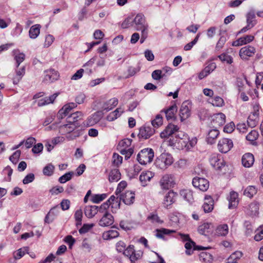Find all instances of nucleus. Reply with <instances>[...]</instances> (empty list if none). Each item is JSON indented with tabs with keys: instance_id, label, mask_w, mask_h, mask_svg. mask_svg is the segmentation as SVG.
Masks as SVG:
<instances>
[{
	"instance_id": "nucleus-1",
	"label": "nucleus",
	"mask_w": 263,
	"mask_h": 263,
	"mask_svg": "<svg viewBox=\"0 0 263 263\" xmlns=\"http://www.w3.org/2000/svg\"><path fill=\"white\" fill-rule=\"evenodd\" d=\"M174 162L172 156L168 153H162L155 160V164L157 167L165 170Z\"/></svg>"
},
{
	"instance_id": "nucleus-2",
	"label": "nucleus",
	"mask_w": 263,
	"mask_h": 263,
	"mask_svg": "<svg viewBox=\"0 0 263 263\" xmlns=\"http://www.w3.org/2000/svg\"><path fill=\"white\" fill-rule=\"evenodd\" d=\"M178 129L179 128L177 125L170 123L165 127L164 130L161 133L160 137L162 138H166L172 136L174 134H176V133H177L176 136L178 137L179 138L177 141H178V143L181 142V140H183V138L181 137V136L186 138L187 135H185L183 133H180L178 132Z\"/></svg>"
},
{
	"instance_id": "nucleus-3",
	"label": "nucleus",
	"mask_w": 263,
	"mask_h": 263,
	"mask_svg": "<svg viewBox=\"0 0 263 263\" xmlns=\"http://www.w3.org/2000/svg\"><path fill=\"white\" fill-rule=\"evenodd\" d=\"M154 152L152 148H146L142 149L138 154L137 159L143 165L151 163L154 158Z\"/></svg>"
},
{
	"instance_id": "nucleus-4",
	"label": "nucleus",
	"mask_w": 263,
	"mask_h": 263,
	"mask_svg": "<svg viewBox=\"0 0 263 263\" xmlns=\"http://www.w3.org/2000/svg\"><path fill=\"white\" fill-rule=\"evenodd\" d=\"M209 161L213 167L217 170H221L226 165L225 161L221 156L217 154L211 155L209 159Z\"/></svg>"
},
{
	"instance_id": "nucleus-5",
	"label": "nucleus",
	"mask_w": 263,
	"mask_h": 263,
	"mask_svg": "<svg viewBox=\"0 0 263 263\" xmlns=\"http://www.w3.org/2000/svg\"><path fill=\"white\" fill-rule=\"evenodd\" d=\"M155 133L154 128L147 125H144L139 128L138 137L141 140L149 139Z\"/></svg>"
},
{
	"instance_id": "nucleus-6",
	"label": "nucleus",
	"mask_w": 263,
	"mask_h": 263,
	"mask_svg": "<svg viewBox=\"0 0 263 263\" xmlns=\"http://www.w3.org/2000/svg\"><path fill=\"white\" fill-rule=\"evenodd\" d=\"M175 184L174 176L172 174L164 175L160 181V185L163 190H167Z\"/></svg>"
},
{
	"instance_id": "nucleus-7",
	"label": "nucleus",
	"mask_w": 263,
	"mask_h": 263,
	"mask_svg": "<svg viewBox=\"0 0 263 263\" xmlns=\"http://www.w3.org/2000/svg\"><path fill=\"white\" fill-rule=\"evenodd\" d=\"M192 184L195 187L203 192L206 191L209 187L208 180L199 177H196L193 179Z\"/></svg>"
},
{
	"instance_id": "nucleus-8",
	"label": "nucleus",
	"mask_w": 263,
	"mask_h": 263,
	"mask_svg": "<svg viewBox=\"0 0 263 263\" xmlns=\"http://www.w3.org/2000/svg\"><path fill=\"white\" fill-rule=\"evenodd\" d=\"M233 146V143L231 139L222 138L220 139L218 143V148L220 152L227 153L231 150Z\"/></svg>"
},
{
	"instance_id": "nucleus-9",
	"label": "nucleus",
	"mask_w": 263,
	"mask_h": 263,
	"mask_svg": "<svg viewBox=\"0 0 263 263\" xmlns=\"http://www.w3.org/2000/svg\"><path fill=\"white\" fill-rule=\"evenodd\" d=\"M191 105L189 101H184L180 108L179 116L181 121L187 119L191 115Z\"/></svg>"
},
{
	"instance_id": "nucleus-10",
	"label": "nucleus",
	"mask_w": 263,
	"mask_h": 263,
	"mask_svg": "<svg viewBox=\"0 0 263 263\" xmlns=\"http://www.w3.org/2000/svg\"><path fill=\"white\" fill-rule=\"evenodd\" d=\"M133 23L136 25L137 30H148V25L145 23V17L142 14H138L134 20Z\"/></svg>"
},
{
	"instance_id": "nucleus-11",
	"label": "nucleus",
	"mask_w": 263,
	"mask_h": 263,
	"mask_svg": "<svg viewBox=\"0 0 263 263\" xmlns=\"http://www.w3.org/2000/svg\"><path fill=\"white\" fill-rule=\"evenodd\" d=\"M45 76L43 82L50 83L56 81L59 77V74L56 70L50 69L45 71Z\"/></svg>"
},
{
	"instance_id": "nucleus-12",
	"label": "nucleus",
	"mask_w": 263,
	"mask_h": 263,
	"mask_svg": "<svg viewBox=\"0 0 263 263\" xmlns=\"http://www.w3.org/2000/svg\"><path fill=\"white\" fill-rule=\"evenodd\" d=\"M114 218L112 215L106 212L99 221V226L101 227H108L113 224Z\"/></svg>"
},
{
	"instance_id": "nucleus-13",
	"label": "nucleus",
	"mask_w": 263,
	"mask_h": 263,
	"mask_svg": "<svg viewBox=\"0 0 263 263\" xmlns=\"http://www.w3.org/2000/svg\"><path fill=\"white\" fill-rule=\"evenodd\" d=\"M120 198L125 204H133L135 200V193L131 191H126L120 195Z\"/></svg>"
},
{
	"instance_id": "nucleus-14",
	"label": "nucleus",
	"mask_w": 263,
	"mask_h": 263,
	"mask_svg": "<svg viewBox=\"0 0 263 263\" xmlns=\"http://www.w3.org/2000/svg\"><path fill=\"white\" fill-rule=\"evenodd\" d=\"M226 122V116L220 112L215 114L212 117V123L213 126H221Z\"/></svg>"
},
{
	"instance_id": "nucleus-15",
	"label": "nucleus",
	"mask_w": 263,
	"mask_h": 263,
	"mask_svg": "<svg viewBox=\"0 0 263 263\" xmlns=\"http://www.w3.org/2000/svg\"><path fill=\"white\" fill-rule=\"evenodd\" d=\"M255 52V49L251 46H246L240 49L239 55L242 59H246L247 57H252Z\"/></svg>"
},
{
	"instance_id": "nucleus-16",
	"label": "nucleus",
	"mask_w": 263,
	"mask_h": 263,
	"mask_svg": "<svg viewBox=\"0 0 263 263\" xmlns=\"http://www.w3.org/2000/svg\"><path fill=\"white\" fill-rule=\"evenodd\" d=\"M103 117V113L101 111H97L92 114L87 120V125L88 126H93L97 124Z\"/></svg>"
},
{
	"instance_id": "nucleus-17",
	"label": "nucleus",
	"mask_w": 263,
	"mask_h": 263,
	"mask_svg": "<svg viewBox=\"0 0 263 263\" xmlns=\"http://www.w3.org/2000/svg\"><path fill=\"white\" fill-rule=\"evenodd\" d=\"M242 164L245 167H251L254 162V156L251 153L244 154L241 159Z\"/></svg>"
},
{
	"instance_id": "nucleus-18",
	"label": "nucleus",
	"mask_w": 263,
	"mask_h": 263,
	"mask_svg": "<svg viewBox=\"0 0 263 263\" xmlns=\"http://www.w3.org/2000/svg\"><path fill=\"white\" fill-rule=\"evenodd\" d=\"M214 208V200L210 196H206L204 198V201L202 208L205 213L211 212Z\"/></svg>"
},
{
	"instance_id": "nucleus-19",
	"label": "nucleus",
	"mask_w": 263,
	"mask_h": 263,
	"mask_svg": "<svg viewBox=\"0 0 263 263\" xmlns=\"http://www.w3.org/2000/svg\"><path fill=\"white\" fill-rule=\"evenodd\" d=\"M258 110H257L252 113L248 118L247 123L248 125L251 127H254L256 126L258 122Z\"/></svg>"
},
{
	"instance_id": "nucleus-20",
	"label": "nucleus",
	"mask_w": 263,
	"mask_h": 263,
	"mask_svg": "<svg viewBox=\"0 0 263 263\" xmlns=\"http://www.w3.org/2000/svg\"><path fill=\"white\" fill-rule=\"evenodd\" d=\"M254 39V36L251 35H247L245 36L239 38L238 40L234 41L232 43L233 46H240L244 44H246L252 41Z\"/></svg>"
},
{
	"instance_id": "nucleus-21",
	"label": "nucleus",
	"mask_w": 263,
	"mask_h": 263,
	"mask_svg": "<svg viewBox=\"0 0 263 263\" xmlns=\"http://www.w3.org/2000/svg\"><path fill=\"white\" fill-rule=\"evenodd\" d=\"M177 194L173 191H170L164 197L163 204L165 207L173 204L176 200Z\"/></svg>"
},
{
	"instance_id": "nucleus-22",
	"label": "nucleus",
	"mask_w": 263,
	"mask_h": 263,
	"mask_svg": "<svg viewBox=\"0 0 263 263\" xmlns=\"http://www.w3.org/2000/svg\"><path fill=\"white\" fill-rule=\"evenodd\" d=\"M153 177V174L150 171H143L139 177V180L141 182L142 186H145L147 184V182L149 181Z\"/></svg>"
},
{
	"instance_id": "nucleus-23",
	"label": "nucleus",
	"mask_w": 263,
	"mask_h": 263,
	"mask_svg": "<svg viewBox=\"0 0 263 263\" xmlns=\"http://www.w3.org/2000/svg\"><path fill=\"white\" fill-rule=\"evenodd\" d=\"M124 112V109L121 107H118L114 111L109 113L106 117V119L108 121H113L120 117Z\"/></svg>"
},
{
	"instance_id": "nucleus-24",
	"label": "nucleus",
	"mask_w": 263,
	"mask_h": 263,
	"mask_svg": "<svg viewBox=\"0 0 263 263\" xmlns=\"http://www.w3.org/2000/svg\"><path fill=\"white\" fill-rule=\"evenodd\" d=\"M238 194L235 192H231L230 193L229 198V208L233 209L235 208L238 203Z\"/></svg>"
},
{
	"instance_id": "nucleus-25",
	"label": "nucleus",
	"mask_w": 263,
	"mask_h": 263,
	"mask_svg": "<svg viewBox=\"0 0 263 263\" xmlns=\"http://www.w3.org/2000/svg\"><path fill=\"white\" fill-rule=\"evenodd\" d=\"M118 103V100L116 98H114L110 99L108 101H106L104 103L103 105V109L104 110H106V111H108L112 109H113L115 107H116Z\"/></svg>"
},
{
	"instance_id": "nucleus-26",
	"label": "nucleus",
	"mask_w": 263,
	"mask_h": 263,
	"mask_svg": "<svg viewBox=\"0 0 263 263\" xmlns=\"http://www.w3.org/2000/svg\"><path fill=\"white\" fill-rule=\"evenodd\" d=\"M219 134L218 130L211 129L209 132L206 137V141L209 144H212L215 142V140Z\"/></svg>"
},
{
	"instance_id": "nucleus-27",
	"label": "nucleus",
	"mask_w": 263,
	"mask_h": 263,
	"mask_svg": "<svg viewBox=\"0 0 263 263\" xmlns=\"http://www.w3.org/2000/svg\"><path fill=\"white\" fill-rule=\"evenodd\" d=\"M58 95V94L55 93L53 95H51L49 97H46L40 99L37 102V105L39 106H43L52 103L54 101L55 99L57 98Z\"/></svg>"
},
{
	"instance_id": "nucleus-28",
	"label": "nucleus",
	"mask_w": 263,
	"mask_h": 263,
	"mask_svg": "<svg viewBox=\"0 0 263 263\" xmlns=\"http://www.w3.org/2000/svg\"><path fill=\"white\" fill-rule=\"evenodd\" d=\"M180 195L187 201L192 203L194 201L193 192L189 189H183L180 191Z\"/></svg>"
},
{
	"instance_id": "nucleus-29",
	"label": "nucleus",
	"mask_w": 263,
	"mask_h": 263,
	"mask_svg": "<svg viewBox=\"0 0 263 263\" xmlns=\"http://www.w3.org/2000/svg\"><path fill=\"white\" fill-rule=\"evenodd\" d=\"M98 206L91 205L86 206L84 213L86 217L89 218H92L97 213Z\"/></svg>"
},
{
	"instance_id": "nucleus-30",
	"label": "nucleus",
	"mask_w": 263,
	"mask_h": 263,
	"mask_svg": "<svg viewBox=\"0 0 263 263\" xmlns=\"http://www.w3.org/2000/svg\"><path fill=\"white\" fill-rule=\"evenodd\" d=\"M41 25L39 24H35L33 25L30 28L29 31V36L31 39H36L40 34Z\"/></svg>"
},
{
	"instance_id": "nucleus-31",
	"label": "nucleus",
	"mask_w": 263,
	"mask_h": 263,
	"mask_svg": "<svg viewBox=\"0 0 263 263\" xmlns=\"http://www.w3.org/2000/svg\"><path fill=\"white\" fill-rule=\"evenodd\" d=\"M83 114L81 111H76L74 113L71 114L67 118V122L68 123H74L81 119Z\"/></svg>"
},
{
	"instance_id": "nucleus-32",
	"label": "nucleus",
	"mask_w": 263,
	"mask_h": 263,
	"mask_svg": "<svg viewBox=\"0 0 263 263\" xmlns=\"http://www.w3.org/2000/svg\"><path fill=\"white\" fill-rule=\"evenodd\" d=\"M28 251L29 248L28 247H25L20 248L13 252V257L15 258V259H20L26 254H29Z\"/></svg>"
},
{
	"instance_id": "nucleus-33",
	"label": "nucleus",
	"mask_w": 263,
	"mask_h": 263,
	"mask_svg": "<svg viewBox=\"0 0 263 263\" xmlns=\"http://www.w3.org/2000/svg\"><path fill=\"white\" fill-rule=\"evenodd\" d=\"M176 105H172L165 110H162L161 112H164L166 118L167 120H172L174 118L175 112L176 111Z\"/></svg>"
},
{
	"instance_id": "nucleus-34",
	"label": "nucleus",
	"mask_w": 263,
	"mask_h": 263,
	"mask_svg": "<svg viewBox=\"0 0 263 263\" xmlns=\"http://www.w3.org/2000/svg\"><path fill=\"white\" fill-rule=\"evenodd\" d=\"M121 174L117 169L111 170L109 173L108 179L110 182H117L120 179Z\"/></svg>"
},
{
	"instance_id": "nucleus-35",
	"label": "nucleus",
	"mask_w": 263,
	"mask_h": 263,
	"mask_svg": "<svg viewBox=\"0 0 263 263\" xmlns=\"http://www.w3.org/2000/svg\"><path fill=\"white\" fill-rule=\"evenodd\" d=\"M157 233L156 234V236L157 237L159 238H164V235H170L171 233H174L176 232L175 230H171L169 229L162 228L160 229H157L156 230Z\"/></svg>"
},
{
	"instance_id": "nucleus-36",
	"label": "nucleus",
	"mask_w": 263,
	"mask_h": 263,
	"mask_svg": "<svg viewBox=\"0 0 263 263\" xmlns=\"http://www.w3.org/2000/svg\"><path fill=\"white\" fill-rule=\"evenodd\" d=\"M119 233L115 230H109L103 234V237L104 239L108 240L115 238L119 236Z\"/></svg>"
},
{
	"instance_id": "nucleus-37",
	"label": "nucleus",
	"mask_w": 263,
	"mask_h": 263,
	"mask_svg": "<svg viewBox=\"0 0 263 263\" xmlns=\"http://www.w3.org/2000/svg\"><path fill=\"white\" fill-rule=\"evenodd\" d=\"M25 73V67H22L16 71V76L13 79L14 84H17Z\"/></svg>"
},
{
	"instance_id": "nucleus-38",
	"label": "nucleus",
	"mask_w": 263,
	"mask_h": 263,
	"mask_svg": "<svg viewBox=\"0 0 263 263\" xmlns=\"http://www.w3.org/2000/svg\"><path fill=\"white\" fill-rule=\"evenodd\" d=\"M199 260L205 263H210L213 260L212 255L208 252H202L199 255Z\"/></svg>"
},
{
	"instance_id": "nucleus-39",
	"label": "nucleus",
	"mask_w": 263,
	"mask_h": 263,
	"mask_svg": "<svg viewBox=\"0 0 263 263\" xmlns=\"http://www.w3.org/2000/svg\"><path fill=\"white\" fill-rule=\"evenodd\" d=\"M229 232L228 226L226 224H221L217 227L216 232L219 236H226Z\"/></svg>"
},
{
	"instance_id": "nucleus-40",
	"label": "nucleus",
	"mask_w": 263,
	"mask_h": 263,
	"mask_svg": "<svg viewBox=\"0 0 263 263\" xmlns=\"http://www.w3.org/2000/svg\"><path fill=\"white\" fill-rule=\"evenodd\" d=\"M255 14L254 11H249L247 15V22L249 27H253L256 24Z\"/></svg>"
},
{
	"instance_id": "nucleus-41",
	"label": "nucleus",
	"mask_w": 263,
	"mask_h": 263,
	"mask_svg": "<svg viewBox=\"0 0 263 263\" xmlns=\"http://www.w3.org/2000/svg\"><path fill=\"white\" fill-rule=\"evenodd\" d=\"M257 191L255 186L250 185L245 190L243 195L251 198L256 194Z\"/></svg>"
},
{
	"instance_id": "nucleus-42",
	"label": "nucleus",
	"mask_w": 263,
	"mask_h": 263,
	"mask_svg": "<svg viewBox=\"0 0 263 263\" xmlns=\"http://www.w3.org/2000/svg\"><path fill=\"white\" fill-rule=\"evenodd\" d=\"M163 123V118L160 115H157L155 119L152 121V125L153 128H158Z\"/></svg>"
},
{
	"instance_id": "nucleus-43",
	"label": "nucleus",
	"mask_w": 263,
	"mask_h": 263,
	"mask_svg": "<svg viewBox=\"0 0 263 263\" xmlns=\"http://www.w3.org/2000/svg\"><path fill=\"white\" fill-rule=\"evenodd\" d=\"M248 210L251 215H255L259 210L258 204L256 202H252L249 204Z\"/></svg>"
},
{
	"instance_id": "nucleus-44",
	"label": "nucleus",
	"mask_w": 263,
	"mask_h": 263,
	"mask_svg": "<svg viewBox=\"0 0 263 263\" xmlns=\"http://www.w3.org/2000/svg\"><path fill=\"white\" fill-rule=\"evenodd\" d=\"M74 173L73 172H68L63 176H61L59 179V181L61 183H64L70 180L72 176L73 175Z\"/></svg>"
},
{
	"instance_id": "nucleus-45",
	"label": "nucleus",
	"mask_w": 263,
	"mask_h": 263,
	"mask_svg": "<svg viewBox=\"0 0 263 263\" xmlns=\"http://www.w3.org/2000/svg\"><path fill=\"white\" fill-rule=\"evenodd\" d=\"M54 167L51 164H48L43 168V172L44 175L48 176H51L54 171Z\"/></svg>"
},
{
	"instance_id": "nucleus-46",
	"label": "nucleus",
	"mask_w": 263,
	"mask_h": 263,
	"mask_svg": "<svg viewBox=\"0 0 263 263\" xmlns=\"http://www.w3.org/2000/svg\"><path fill=\"white\" fill-rule=\"evenodd\" d=\"M77 126H78V123H68L67 124L61 126L60 127L65 128L67 133H71Z\"/></svg>"
},
{
	"instance_id": "nucleus-47",
	"label": "nucleus",
	"mask_w": 263,
	"mask_h": 263,
	"mask_svg": "<svg viewBox=\"0 0 263 263\" xmlns=\"http://www.w3.org/2000/svg\"><path fill=\"white\" fill-rule=\"evenodd\" d=\"M143 254V252L141 251H138L137 252L135 251L133 254H130L129 256V259L132 263H135V261L141 258Z\"/></svg>"
},
{
	"instance_id": "nucleus-48",
	"label": "nucleus",
	"mask_w": 263,
	"mask_h": 263,
	"mask_svg": "<svg viewBox=\"0 0 263 263\" xmlns=\"http://www.w3.org/2000/svg\"><path fill=\"white\" fill-rule=\"evenodd\" d=\"M258 136V132L255 130H252L246 136V139L252 142L255 141Z\"/></svg>"
},
{
	"instance_id": "nucleus-49",
	"label": "nucleus",
	"mask_w": 263,
	"mask_h": 263,
	"mask_svg": "<svg viewBox=\"0 0 263 263\" xmlns=\"http://www.w3.org/2000/svg\"><path fill=\"white\" fill-rule=\"evenodd\" d=\"M210 227V224L208 223H204L202 225L199 226L198 228V232L202 234L205 235V233L209 232V229Z\"/></svg>"
},
{
	"instance_id": "nucleus-50",
	"label": "nucleus",
	"mask_w": 263,
	"mask_h": 263,
	"mask_svg": "<svg viewBox=\"0 0 263 263\" xmlns=\"http://www.w3.org/2000/svg\"><path fill=\"white\" fill-rule=\"evenodd\" d=\"M218 58L223 62L231 64L233 62V58L231 56L226 53H222L218 56Z\"/></svg>"
},
{
	"instance_id": "nucleus-51",
	"label": "nucleus",
	"mask_w": 263,
	"mask_h": 263,
	"mask_svg": "<svg viewBox=\"0 0 263 263\" xmlns=\"http://www.w3.org/2000/svg\"><path fill=\"white\" fill-rule=\"evenodd\" d=\"M223 103L224 101L223 99L218 96L214 97L212 100V105L217 107L222 106Z\"/></svg>"
},
{
	"instance_id": "nucleus-52",
	"label": "nucleus",
	"mask_w": 263,
	"mask_h": 263,
	"mask_svg": "<svg viewBox=\"0 0 263 263\" xmlns=\"http://www.w3.org/2000/svg\"><path fill=\"white\" fill-rule=\"evenodd\" d=\"M107 197L106 194H97L94 195L92 198V201L95 203H98L103 201Z\"/></svg>"
},
{
	"instance_id": "nucleus-53",
	"label": "nucleus",
	"mask_w": 263,
	"mask_h": 263,
	"mask_svg": "<svg viewBox=\"0 0 263 263\" xmlns=\"http://www.w3.org/2000/svg\"><path fill=\"white\" fill-rule=\"evenodd\" d=\"M83 216V212L82 210L76 211L74 214L75 220L77 222V226L82 224V218Z\"/></svg>"
},
{
	"instance_id": "nucleus-54",
	"label": "nucleus",
	"mask_w": 263,
	"mask_h": 263,
	"mask_svg": "<svg viewBox=\"0 0 263 263\" xmlns=\"http://www.w3.org/2000/svg\"><path fill=\"white\" fill-rule=\"evenodd\" d=\"M57 207L58 206L54 207L50 210L49 212L47 214V215L45 217V222L49 223L53 220L54 217H52L51 215L54 214V212L56 211Z\"/></svg>"
},
{
	"instance_id": "nucleus-55",
	"label": "nucleus",
	"mask_w": 263,
	"mask_h": 263,
	"mask_svg": "<svg viewBox=\"0 0 263 263\" xmlns=\"http://www.w3.org/2000/svg\"><path fill=\"white\" fill-rule=\"evenodd\" d=\"M21 155V151L20 150H17L15 151L10 157L9 160L13 163L16 164L20 157Z\"/></svg>"
},
{
	"instance_id": "nucleus-56",
	"label": "nucleus",
	"mask_w": 263,
	"mask_h": 263,
	"mask_svg": "<svg viewBox=\"0 0 263 263\" xmlns=\"http://www.w3.org/2000/svg\"><path fill=\"white\" fill-rule=\"evenodd\" d=\"M25 58V55L23 53H19L15 55L14 59L16 61L17 67L24 61Z\"/></svg>"
},
{
	"instance_id": "nucleus-57",
	"label": "nucleus",
	"mask_w": 263,
	"mask_h": 263,
	"mask_svg": "<svg viewBox=\"0 0 263 263\" xmlns=\"http://www.w3.org/2000/svg\"><path fill=\"white\" fill-rule=\"evenodd\" d=\"M147 219L153 223H162L163 222V221L160 220L158 215L155 214H151L148 216Z\"/></svg>"
},
{
	"instance_id": "nucleus-58",
	"label": "nucleus",
	"mask_w": 263,
	"mask_h": 263,
	"mask_svg": "<svg viewBox=\"0 0 263 263\" xmlns=\"http://www.w3.org/2000/svg\"><path fill=\"white\" fill-rule=\"evenodd\" d=\"M127 186V183L125 181H122L120 182L117 186L115 193L117 195L120 194L121 192Z\"/></svg>"
},
{
	"instance_id": "nucleus-59",
	"label": "nucleus",
	"mask_w": 263,
	"mask_h": 263,
	"mask_svg": "<svg viewBox=\"0 0 263 263\" xmlns=\"http://www.w3.org/2000/svg\"><path fill=\"white\" fill-rule=\"evenodd\" d=\"M226 41V37L224 36H221L216 44V49L217 50L221 49L224 45Z\"/></svg>"
},
{
	"instance_id": "nucleus-60",
	"label": "nucleus",
	"mask_w": 263,
	"mask_h": 263,
	"mask_svg": "<svg viewBox=\"0 0 263 263\" xmlns=\"http://www.w3.org/2000/svg\"><path fill=\"white\" fill-rule=\"evenodd\" d=\"M76 107H77V105L74 103H70L65 105L62 108L68 115L71 110Z\"/></svg>"
},
{
	"instance_id": "nucleus-61",
	"label": "nucleus",
	"mask_w": 263,
	"mask_h": 263,
	"mask_svg": "<svg viewBox=\"0 0 263 263\" xmlns=\"http://www.w3.org/2000/svg\"><path fill=\"white\" fill-rule=\"evenodd\" d=\"M34 180V175L32 173L28 174L23 180V183L24 184L32 182Z\"/></svg>"
},
{
	"instance_id": "nucleus-62",
	"label": "nucleus",
	"mask_w": 263,
	"mask_h": 263,
	"mask_svg": "<svg viewBox=\"0 0 263 263\" xmlns=\"http://www.w3.org/2000/svg\"><path fill=\"white\" fill-rule=\"evenodd\" d=\"M64 191V189L62 186H55L53 187L50 190V193L52 195H58L59 193H62Z\"/></svg>"
},
{
	"instance_id": "nucleus-63",
	"label": "nucleus",
	"mask_w": 263,
	"mask_h": 263,
	"mask_svg": "<svg viewBox=\"0 0 263 263\" xmlns=\"http://www.w3.org/2000/svg\"><path fill=\"white\" fill-rule=\"evenodd\" d=\"M112 158L113 163L116 165L120 164L122 162V157L118 154H114Z\"/></svg>"
},
{
	"instance_id": "nucleus-64",
	"label": "nucleus",
	"mask_w": 263,
	"mask_h": 263,
	"mask_svg": "<svg viewBox=\"0 0 263 263\" xmlns=\"http://www.w3.org/2000/svg\"><path fill=\"white\" fill-rule=\"evenodd\" d=\"M144 53L145 58L147 61H152L154 60L155 57L152 50L146 49Z\"/></svg>"
}]
</instances>
